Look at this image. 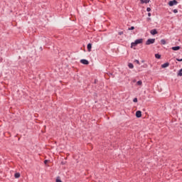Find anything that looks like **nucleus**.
Instances as JSON below:
<instances>
[{"label": "nucleus", "instance_id": "1", "mask_svg": "<svg viewBox=\"0 0 182 182\" xmlns=\"http://www.w3.org/2000/svg\"><path fill=\"white\" fill-rule=\"evenodd\" d=\"M154 42H156V38H149L146 41V45H153V43H154Z\"/></svg>", "mask_w": 182, "mask_h": 182}, {"label": "nucleus", "instance_id": "2", "mask_svg": "<svg viewBox=\"0 0 182 182\" xmlns=\"http://www.w3.org/2000/svg\"><path fill=\"white\" fill-rule=\"evenodd\" d=\"M168 4L169 6H174V5H177V4H178V1H177V0H171Z\"/></svg>", "mask_w": 182, "mask_h": 182}, {"label": "nucleus", "instance_id": "3", "mask_svg": "<svg viewBox=\"0 0 182 182\" xmlns=\"http://www.w3.org/2000/svg\"><path fill=\"white\" fill-rule=\"evenodd\" d=\"M80 62L82 65H89V60H87L86 59H82V60H80Z\"/></svg>", "mask_w": 182, "mask_h": 182}, {"label": "nucleus", "instance_id": "4", "mask_svg": "<svg viewBox=\"0 0 182 182\" xmlns=\"http://www.w3.org/2000/svg\"><path fill=\"white\" fill-rule=\"evenodd\" d=\"M170 66V63L166 62L161 65L162 69H166V68H168Z\"/></svg>", "mask_w": 182, "mask_h": 182}, {"label": "nucleus", "instance_id": "5", "mask_svg": "<svg viewBox=\"0 0 182 182\" xmlns=\"http://www.w3.org/2000/svg\"><path fill=\"white\" fill-rule=\"evenodd\" d=\"M135 116L136 117H137V119H140V117H141V111L140 110L136 111Z\"/></svg>", "mask_w": 182, "mask_h": 182}, {"label": "nucleus", "instance_id": "6", "mask_svg": "<svg viewBox=\"0 0 182 182\" xmlns=\"http://www.w3.org/2000/svg\"><path fill=\"white\" fill-rule=\"evenodd\" d=\"M150 33L151 35H157V33H159V32L157 31V29L154 28L150 31Z\"/></svg>", "mask_w": 182, "mask_h": 182}, {"label": "nucleus", "instance_id": "7", "mask_svg": "<svg viewBox=\"0 0 182 182\" xmlns=\"http://www.w3.org/2000/svg\"><path fill=\"white\" fill-rule=\"evenodd\" d=\"M135 43L137 45H140V43H143V38H139L135 40Z\"/></svg>", "mask_w": 182, "mask_h": 182}, {"label": "nucleus", "instance_id": "8", "mask_svg": "<svg viewBox=\"0 0 182 182\" xmlns=\"http://www.w3.org/2000/svg\"><path fill=\"white\" fill-rule=\"evenodd\" d=\"M87 49L88 52H92V43H89L87 46Z\"/></svg>", "mask_w": 182, "mask_h": 182}, {"label": "nucleus", "instance_id": "9", "mask_svg": "<svg viewBox=\"0 0 182 182\" xmlns=\"http://www.w3.org/2000/svg\"><path fill=\"white\" fill-rule=\"evenodd\" d=\"M171 49L172 50H180V49H181V47L177 46L172 47Z\"/></svg>", "mask_w": 182, "mask_h": 182}, {"label": "nucleus", "instance_id": "10", "mask_svg": "<svg viewBox=\"0 0 182 182\" xmlns=\"http://www.w3.org/2000/svg\"><path fill=\"white\" fill-rule=\"evenodd\" d=\"M141 4H149L150 0H140Z\"/></svg>", "mask_w": 182, "mask_h": 182}, {"label": "nucleus", "instance_id": "11", "mask_svg": "<svg viewBox=\"0 0 182 182\" xmlns=\"http://www.w3.org/2000/svg\"><path fill=\"white\" fill-rule=\"evenodd\" d=\"M14 177H15V178H19V177H21V173L19 172L16 173L14 174Z\"/></svg>", "mask_w": 182, "mask_h": 182}, {"label": "nucleus", "instance_id": "12", "mask_svg": "<svg viewBox=\"0 0 182 182\" xmlns=\"http://www.w3.org/2000/svg\"><path fill=\"white\" fill-rule=\"evenodd\" d=\"M156 59H161V55L156 53L155 54Z\"/></svg>", "mask_w": 182, "mask_h": 182}, {"label": "nucleus", "instance_id": "13", "mask_svg": "<svg viewBox=\"0 0 182 182\" xmlns=\"http://www.w3.org/2000/svg\"><path fill=\"white\" fill-rule=\"evenodd\" d=\"M128 68H129V69H133L134 68V65H133V63H129L128 64Z\"/></svg>", "mask_w": 182, "mask_h": 182}, {"label": "nucleus", "instance_id": "14", "mask_svg": "<svg viewBox=\"0 0 182 182\" xmlns=\"http://www.w3.org/2000/svg\"><path fill=\"white\" fill-rule=\"evenodd\" d=\"M167 42L166 41L165 39H161V45H166Z\"/></svg>", "mask_w": 182, "mask_h": 182}, {"label": "nucleus", "instance_id": "15", "mask_svg": "<svg viewBox=\"0 0 182 182\" xmlns=\"http://www.w3.org/2000/svg\"><path fill=\"white\" fill-rule=\"evenodd\" d=\"M177 76H182V68L178 71Z\"/></svg>", "mask_w": 182, "mask_h": 182}, {"label": "nucleus", "instance_id": "16", "mask_svg": "<svg viewBox=\"0 0 182 182\" xmlns=\"http://www.w3.org/2000/svg\"><path fill=\"white\" fill-rule=\"evenodd\" d=\"M136 85L138 86H141V85H143V82L141 80H139L136 82Z\"/></svg>", "mask_w": 182, "mask_h": 182}, {"label": "nucleus", "instance_id": "17", "mask_svg": "<svg viewBox=\"0 0 182 182\" xmlns=\"http://www.w3.org/2000/svg\"><path fill=\"white\" fill-rule=\"evenodd\" d=\"M55 182H62V180L60 179V176H58L56 178Z\"/></svg>", "mask_w": 182, "mask_h": 182}, {"label": "nucleus", "instance_id": "18", "mask_svg": "<svg viewBox=\"0 0 182 182\" xmlns=\"http://www.w3.org/2000/svg\"><path fill=\"white\" fill-rule=\"evenodd\" d=\"M136 45H137V44H136V43L135 41H134V42H132V43H131V48L135 47Z\"/></svg>", "mask_w": 182, "mask_h": 182}, {"label": "nucleus", "instance_id": "19", "mask_svg": "<svg viewBox=\"0 0 182 182\" xmlns=\"http://www.w3.org/2000/svg\"><path fill=\"white\" fill-rule=\"evenodd\" d=\"M135 28L134 26H131L130 28H128V31H134Z\"/></svg>", "mask_w": 182, "mask_h": 182}, {"label": "nucleus", "instance_id": "20", "mask_svg": "<svg viewBox=\"0 0 182 182\" xmlns=\"http://www.w3.org/2000/svg\"><path fill=\"white\" fill-rule=\"evenodd\" d=\"M133 102H134V103H137V102H138L137 97L134 98Z\"/></svg>", "mask_w": 182, "mask_h": 182}, {"label": "nucleus", "instance_id": "21", "mask_svg": "<svg viewBox=\"0 0 182 182\" xmlns=\"http://www.w3.org/2000/svg\"><path fill=\"white\" fill-rule=\"evenodd\" d=\"M173 14H177L178 12V10L175 9L173 10Z\"/></svg>", "mask_w": 182, "mask_h": 182}, {"label": "nucleus", "instance_id": "22", "mask_svg": "<svg viewBox=\"0 0 182 182\" xmlns=\"http://www.w3.org/2000/svg\"><path fill=\"white\" fill-rule=\"evenodd\" d=\"M134 62L135 63H137V65H140V61H139V60H135Z\"/></svg>", "mask_w": 182, "mask_h": 182}, {"label": "nucleus", "instance_id": "23", "mask_svg": "<svg viewBox=\"0 0 182 182\" xmlns=\"http://www.w3.org/2000/svg\"><path fill=\"white\" fill-rule=\"evenodd\" d=\"M151 11V9L150 8V7H148L147 9H146V11L147 12H150Z\"/></svg>", "mask_w": 182, "mask_h": 182}, {"label": "nucleus", "instance_id": "24", "mask_svg": "<svg viewBox=\"0 0 182 182\" xmlns=\"http://www.w3.org/2000/svg\"><path fill=\"white\" fill-rule=\"evenodd\" d=\"M146 21L147 22H150V21H151V18L150 17L146 18Z\"/></svg>", "mask_w": 182, "mask_h": 182}, {"label": "nucleus", "instance_id": "25", "mask_svg": "<svg viewBox=\"0 0 182 182\" xmlns=\"http://www.w3.org/2000/svg\"><path fill=\"white\" fill-rule=\"evenodd\" d=\"M176 60H177L178 62H182V58H176Z\"/></svg>", "mask_w": 182, "mask_h": 182}, {"label": "nucleus", "instance_id": "26", "mask_svg": "<svg viewBox=\"0 0 182 182\" xmlns=\"http://www.w3.org/2000/svg\"><path fill=\"white\" fill-rule=\"evenodd\" d=\"M48 163H49V160H45L44 161V164H48Z\"/></svg>", "mask_w": 182, "mask_h": 182}, {"label": "nucleus", "instance_id": "27", "mask_svg": "<svg viewBox=\"0 0 182 182\" xmlns=\"http://www.w3.org/2000/svg\"><path fill=\"white\" fill-rule=\"evenodd\" d=\"M107 75H108V76H109V77H110V76H113V73H108Z\"/></svg>", "mask_w": 182, "mask_h": 182}, {"label": "nucleus", "instance_id": "28", "mask_svg": "<svg viewBox=\"0 0 182 182\" xmlns=\"http://www.w3.org/2000/svg\"><path fill=\"white\" fill-rule=\"evenodd\" d=\"M148 65L147 64H144V65H143V68H148Z\"/></svg>", "mask_w": 182, "mask_h": 182}, {"label": "nucleus", "instance_id": "29", "mask_svg": "<svg viewBox=\"0 0 182 182\" xmlns=\"http://www.w3.org/2000/svg\"><path fill=\"white\" fill-rule=\"evenodd\" d=\"M119 35H123V31H120L118 33Z\"/></svg>", "mask_w": 182, "mask_h": 182}, {"label": "nucleus", "instance_id": "30", "mask_svg": "<svg viewBox=\"0 0 182 182\" xmlns=\"http://www.w3.org/2000/svg\"><path fill=\"white\" fill-rule=\"evenodd\" d=\"M94 83H95V85L97 83V79L95 80Z\"/></svg>", "mask_w": 182, "mask_h": 182}, {"label": "nucleus", "instance_id": "31", "mask_svg": "<svg viewBox=\"0 0 182 182\" xmlns=\"http://www.w3.org/2000/svg\"><path fill=\"white\" fill-rule=\"evenodd\" d=\"M4 61L3 58H0V63H2Z\"/></svg>", "mask_w": 182, "mask_h": 182}, {"label": "nucleus", "instance_id": "32", "mask_svg": "<svg viewBox=\"0 0 182 182\" xmlns=\"http://www.w3.org/2000/svg\"><path fill=\"white\" fill-rule=\"evenodd\" d=\"M148 16H151V13H148Z\"/></svg>", "mask_w": 182, "mask_h": 182}, {"label": "nucleus", "instance_id": "33", "mask_svg": "<svg viewBox=\"0 0 182 182\" xmlns=\"http://www.w3.org/2000/svg\"><path fill=\"white\" fill-rule=\"evenodd\" d=\"M61 164L63 166L65 164V163L63 161H62Z\"/></svg>", "mask_w": 182, "mask_h": 182}, {"label": "nucleus", "instance_id": "34", "mask_svg": "<svg viewBox=\"0 0 182 182\" xmlns=\"http://www.w3.org/2000/svg\"><path fill=\"white\" fill-rule=\"evenodd\" d=\"M141 63H144V60H141Z\"/></svg>", "mask_w": 182, "mask_h": 182}, {"label": "nucleus", "instance_id": "35", "mask_svg": "<svg viewBox=\"0 0 182 182\" xmlns=\"http://www.w3.org/2000/svg\"><path fill=\"white\" fill-rule=\"evenodd\" d=\"M41 50H43V49L42 48V47L40 48Z\"/></svg>", "mask_w": 182, "mask_h": 182}]
</instances>
